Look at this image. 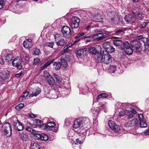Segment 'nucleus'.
Returning <instances> with one entry per match:
<instances>
[{"label":"nucleus","mask_w":149,"mask_h":149,"mask_svg":"<svg viewBox=\"0 0 149 149\" xmlns=\"http://www.w3.org/2000/svg\"><path fill=\"white\" fill-rule=\"evenodd\" d=\"M10 77V72L8 70L4 71L0 73V81L3 82L8 79Z\"/></svg>","instance_id":"10"},{"label":"nucleus","mask_w":149,"mask_h":149,"mask_svg":"<svg viewBox=\"0 0 149 149\" xmlns=\"http://www.w3.org/2000/svg\"><path fill=\"white\" fill-rule=\"evenodd\" d=\"M102 18L100 15H97L96 17V20L97 22H101L102 21Z\"/></svg>","instance_id":"56"},{"label":"nucleus","mask_w":149,"mask_h":149,"mask_svg":"<svg viewBox=\"0 0 149 149\" xmlns=\"http://www.w3.org/2000/svg\"><path fill=\"white\" fill-rule=\"evenodd\" d=\"M92 37L94 39L99 40L105 38L106 36L102 33H97L93 35Z\"/></svg>","instance_id":"22"},{"label":"nucleus","mask_w":149,"mask_h":149,"mask_svg":"<svg viewBox=\"0 0 149 149\" xmlns=\"http://www.w3.org/2000/svg\"><path fill=\"white\" fill-rule=\"evenodd\" d=\"M15 129H17L18 131L22 130L24 129L23 126L22 124L18 120L15 122L13 124Z\"/></svg>","instance_id":"20"},{"label":"nucleus","mask_w":149,"mask_h":149,"mask_svg":"<svg viewBox=\"0 0 149 149\" xmlns=\"http://www.w3.org/2000/svg\"><path fill=\"white\" fill-rule=\"evenodd\" d=\"M123 32L122 29H120L119 30L116 31L114 33L115 34L117 35H120Z\"/></svg>","instance_id":"53"},{"label":"nucleus","mask_w":149,"mask_h":149,"mask_svg":"<svg viewBox=\"0 0 149 149\" xmlns=\"http://www.w3.org/2000/svg\"><path fill=\"white\" fill-rule=\"evenodd\" d=\"M148 23L146 22H142L141 24V28H144L148 24Z\"/></svg>","instance_id":"49"},{"label":"nucleus","mask_w":149,"mask_h":149,"mask_svg":"<svg viewBox=\"0 0 149 149\" xmlns=\"http://www.w3.org/2000/svg\"><path fill=\"white\" fill-rule=\"evenodd\" d=\"M125 19L126 22L129 23L134 25L135 24V21L133 20L132 16L129 15H127L125 16Z\"/></svg>","instance_id":"23"},{"label":"nucleus","mask_w":149,"mask_h":149,"mask_svg":"<svg viewBox=\"0 0 149 149\" xmlns=\"http://www.w3.org/2000/svg\"><path fill=\"white\" fill-rule=\"evenodd\" d=\"M54 45V43L53 42H47L46 44V46L49 47L51 48H52Z\"/></svg>","instance_id":"50"},{"label":"nucleus","mask_w":149,"mask_h":149,"mask_svg":"<svg viewBox=\"0 0 149 149\" xmlns=\"http://www.w3.org/2000/svg\"><path fill=\"white\" fill-rule=\"evenodd\" d=\"M61 62V65H63L64 67H66L67 65V61L64 58H61L60 60Z\"/></svg>","instance_id":"36"},{"label":"nucleus","mask_w":149,"mask_h":149,"mask_svg":"<svg viewBox=\"0 0 149 149\" xmlns=\"http://www.w3.org/2000/svg\"><path fill=\"white\" fill-rule=\"evenodd\" d=\"M40 59L38 58H34L33 61V64L36 65L40 61Z\"/></svg>","instance_id":"54"},{"label":"nucleus","mask_w":149,"mask_h":149,"mask_svg":"<svg viewBox=\"0 0 149 149\" xmlns=\"http://www.w3.org/2000/svg\"><path fill=\"white\" fill-rule=\"evenodd\" d=\"M91 111L93 114L97 115L99 112V108L98 107L93 108L91 109Z\"/></svg>","instance_id":"41"},{"label":"nucleus","mask_w":149,"mask_h":149,"mask_svg":"<svg viewBox=\"0 0 149 149\" xmlns=\"http://www.w3.org/2000/svg\"><path fill=\"white\" fill-rule=\"evenodd\" d=\"M141 40H140L136 39V38L135 40H134L133 42V45H132L133 47L135 48V49H134L135 50V52L138 54L140 53L141 52V49L140 48V45L142 44V43H139V42Z\"/></svg>","instance_id":"13"},{"label":"nucleus","mask_w":149,"mask_h":149,"mask_svg":"<svg viewBox=\"0 0 149 149\" xmlns=\"http://www.w3.org/2000/svg\"><path fill=\"white\" fill-rule=\"evenodd\" d=\"M139 119V125L141 127H146L147 126V124L145 122V120L144 119L143 115L142 114H138Z\"/></svg>","instance_id":"19"},{"label":"nucleus","mask_w":149,"mask_h":149,"mask_svg":"<svg viewBox=\"0 0 149 149\" xmlns=\"http://www.w3.org/2000/svg\"><path fill=\"white\" fill-rule=\"evenodd\" d=\"M106 12L107 15L111 17V19L112 22L115 24L118 23L119 20V16L117 13L110 9L107 10Z\"/></svg>","instance_id":"3"},{"label":"nucleus","mask_w":149,"mask_h":149,"mask_svg":"<svg viewBox=\"0 0 149 149\" xmlns=\"http://www.w3.org/2000/svg\"><path fill=\"white\" fill-rule=\"evenodd\" d=\"M85 34L84 33H79L75 37V38H79L81 36H83Z\"/></svg>","instance_id":"55"},{"label":"nucleus","mask_w":149,"mask_h":149,"mask_svg":"<svg viewBox=\"0 0 149 149\" xmlns=\"http://www.w3.org/2000/svg\"><path fill=\"white\" fill-rule=\"evenodd\" d=\"M72 121L69 119L66 118L65 120V124L67 126H70L71 124Z\"/></svg>","instance_id":"48"},{"label":"nucleus","mask_w":149,"mask_h":149,"mask_svg":"<svg viewBox=\"0 0 149 149\" xmlns=\"http://www.w3.org/2000/svg\"><path fill=\"white\" fill-rule=\"evenodd\" d=\"M113 42V44L119 49H122L123 48L125 41L123 42L121 40H114Z\"/></svg>","instance_id":"18"},{"label":"nucleus","mask_w":149,"mask_h":149,"mask_svg":"<svg viewBox=\"0 0 149 149\" xmlns=\"http://www.w3.org/2000/svg\"><path fill=\"white\" fill-rule=\"evenodd\" d=\"M108 125L111 129L116 132L119 131L120 128L119 126L112 120H110L108 122Z\"/></svg>","instance_id":"16"},{"label":"nucleus","mask_w":149,"mask_h":149,"mask_svg":"<svg viewBox=\"0 0 149 149\" xmlns=\"http://www.w3.org/2000/svg\"><path fill=\"white\" fill-rule=\"evenodd\" d=\"M24 59L27 61H28L30 59V58L29 55H26L24 57Z\"/></svg>","instance_id":"59"},{"label":"nucleus","mask_w":149,"mask_h":149,"mask_svg":"<svg viewBox=\"0 0 149 149\" xmlns=\"http://www.w3.org/2000/svg\"><path fill=\"white\" fill-rule=\"evenodd\" d=\"M118 105L120 106V107H119V108H123V109H126V110L129 106V104L125 103H120L116 104V106H118Z\"/></svg>","instance_id":"32"},{"label":"nucleus","mask_w":149,"mask_h":149,"mask_svg":"<svg viewBox=\"0 0 149 149\" xmlns=\"http://www.w3.org/2000/svg\"><path fill=\"white\" fill-rule=\"evenodd\" d=\"M34 54L36 55H39L40 54V50L39 49H36L34 51Z\"/></svg>","instance_id":"51"},{"label":"nucleus","mask_w":149,"mask_h":149,"mask_svg":"<svg viewBox=\"0 0 149 149\" xmlns=\"http://www.w3.org/2000/svg\"><path fill=\"white\" fill-rule=\"evenodd\" d=\"M29 117L31 118H35L36 117V116L34 114H31L30 115Z\"/></svg>","instance_id":"64"},{"label":"nucleus","mask_w":149,"mask_h":149,"mask_svg":"<svg viewBox=\"0 0 149 149\" xmlns=\"http://www.w3.org/2000/svg\"><path fill=\"white\" fill-rule=\"evenodd\" d=\"M135 17L139 20H141L143 19V16L142 13H139L134 15Z\"/></svg>","instance_id":"38"},{"label":"nucleus","mask_w":149,"mask_h":149,"mask_svg":"<svg viewBox=\"0 0 149 149\" xmlns=\"http://www.w3.org/2000/svg\"><path fill=\"white\" fill-rule=\"evenodd\" d=\"M84 51H85V49H79L77 51L76 55L77 57L79 58L84 54Z\"/></svg>","instance_id":"33"},{"label":"nucleus","mask_w":149,"mask_h":149,"mask_svg":"<svg viewBox=\"0 0 149 149\" xmlns=\"http://www.w3.org/2000/svg\"><path fill=\"white\" fill-rule=\"evenodd\" d=\"M65 41L62 38L56 42V45L58 46H63L65 44Z\"/></svg>","instance_id":"37"},{"label":"nucleus","mask_w":149,"mask_h":149,"mask_svg":"<svg viewBox=\"0 0 149 149\" xmlns=\"http://www.w3.org/2000/svg\"><path fill=\"white\" fill-rule=\"evenodd\" d=\"M12 130L11 126L9 123H6L2 126V130L3 131L4 134H7L10 132L11 134Z\"/></svg>","instance_id":"15"},{"label":"nucleus","mask_w":149,"mask_h":149,"mask_svg":"<svg viewBox=\"0 0 149 149\" xmlns=\"http://www.w3.org/2000/svg\"><path fill=\"white\" fill-rule=\"evenodd\" d=\"M32 128L29 127H27L26 128V130L28 131L31 132Z\"/></svg>","instance_id":"61"},{"label":"nucleus","mask_w":149,"mask_h":149,"mask_svg":"<svg viewBox=\"0 0 149 149\" xmlns=\"http://www.w3.org/2000/svg\"><path fill=\"white\" fill-rule=\"evenodd\" d=\"M122 49L124 50L125 53L127 55H131L133 53V49L130 46L129 43L127 41H125V45Z\"/></svg>","instance_id":"9"},{"label":"nucleus","mask_w":149,"mask_h":149,"mask_svg":"<svg viewBox=\"0 0 149 149\" xmlns=\"http://www.w3.org/2000/svg\"><path fill=\"white\" fill-rule=\"evenodd\" d=\"M54 61V59H52L50 61H47L46 63H45L42 67L40 68L41 70H42L46 68L49 65L52 63H53Z\"/></svg>","instance_id":"27"},{"label":"nucleus","mask_w":149,"mask_h":149,"mask_svg":"<svg viewBox=\"0 0 149 149\" xmlns=\"http://www.w3.org/2000/svg\"><path fill=\"white\" fill-rule=\"evenodd\" d=\"M116 67L114 65H111L110 66L109 69V72L110 73L114 72L116 70Z\"/></svg>","instance_id":"44"},{"label":"nucleus","mask_w":149,"mask_h":149,"mask_svg":"<svg viewBox=\"0 0 149 149\" xmlns=\"http://www.w3.org/2000/svg\"><path fill=\"white\" fill-rule=\"evenodd\" d=\"M24 106V104L21 103L16 106L15 108L17 109L20 110Z\"/></svg>","instance_id":"46"},{"label":"nucleus","mask_w":149,"mask_h":149,"mask_svg":"<svg viewBox=\"0 0 149 149\" xmlns=\"http://www.w3.org/2000/svg\"><path fill=\"white\" fill-rule=\"evenodd\" d=\"M31 132L33 134H35L34 137L35 138L36 137V136H35L37 134H37V132L35 130L32 129Z\"/></svg>","instance_id":"57"},{"label":"nucleus","mask_w":149,"mask_h":149,"mask_svg":"<svg viewBox=\"0 0 149 149\" xmlns=\"http://www.w3.org/2000/svg\"><path fill=\"white\" fill-rule=\"evenodd\" d=\"M144 134L145 135H149V126L148 128L144 132Z\"/></svg>","instance_id":"58"},{"label":"nucleus","mask_w":149,"mask_h":149,"mask_svg":"<svg viewBox=\"0 0 149 149\" xmlns=\"http://www.w3.org/2000/svg\"><path fill=\"white\" fill-rule=\"evenodd\" d=\"M22 74V73L21 72L15 75V77H18L20 76Z\"/></svg>","instance_id":"62"},{"label":"nucleus","mask_w":149,"mask_h":149,"mask_svg":"<svg viewBox=\"0 0 149 149\" xmlns=\"http://www.w3.org/2000/svg\"><path fill=\"white\" fill-rule=\"evenodd\" d=\"M80 19L77 17H72L70 23L71 27L74 29H77L79 26Z\"/></svg>","instance_id":"7"},{"label":"nucleus","mask_w":149,"mask_h":149,"mask_svg":"<svg viewBox=\"0 0 149 149\" xmlns=\"http://www.w3.org/2000/svg\"><path fill=\"white\" fill-rule=\"evenodd\" d=\"M57 79H56V81L59 83H60L61 82L62 79L60 77Z\"/></svg>","instance_id":"63"},{"label":"nucleus","mask_w":149,"mask_h":149,"mask_svg":"<svg viewBox=\"0 0 149 149\" xmlns=\"http://www.w3.org/2000/svg\"><path fill=\"white\" fill-rule=\"evenodd\" d=\"M44 77L46 79L48 84L51 85H54L55 82L53 77L47 72H44Z\"/></svg>","instance_id":"8"},{"label":"nucleus","mask_w":149,"mask_h":149,"mask_svg":"<svg viewBox=\"0 0 149 149\" xmlns=\"http://www.w3.org/2000/svg\"><path fill=\"white\" fill-rule=\"evenodd\" d=\"M115 50V48L112 46L110 45L107 50H105L108 52L112 53L113 52H114Z\"/></svg>","instance_id":"43"},{"label":"nucleus","mask_w":149,"mask_h":149,"mask_svg":"<svg viewBox=\"0 0 149 149\" xmlns=\"http://www.w3.org/2000/svg\"><path fill=\"white\" fill-rule=\"evenodd\" d=\"M19 136L20 139L23 141H27L28 139V135L24 132H19Z\"/></svg>","instance_id":"26"},{"label":"nucleus","mask_w":149,"mask_h":149,"mask_svg":"<svg viewBox=\"0 0 149 149\" xmlns=\"http://www.w3.org/2000/svg\"><path fill=\"white\" fill-rule=\"evenodd\" d=\"M12 64L13 66H15L19 69H21L22 67L21 58L17 57L15 58L12 61Z\"/></svg>","instance_id":"12"},{"label":"nucleus","mask_w":149,"mask_h":149,"mask_svg":"<svg viewBox=\"0 0 149 149\" xmlns=\"http://www.w3.org/2000/svg\"><path fill=\"white\" fill-rule=\"evenodd\" d=\"M139 125V122L137 118L131 119L125 124V127L130 129L136 127Z\"/></svg>","instance_id":"6"},{"label":"nucleus","mask_w":149,"mask_h":149,"mask_svg":"<svg viewBox=\"0 0 149 149\" xmlns=\"http://www.w3.org/2000/svg\"><path fill=\"white\" fill-rule=\"evenodd\" d=\"M129 112H130V113H126V115H127V118L128 119H130L134 116V114H135L136 113V112L133 109H132L131 110H128Z\"/></svg>","instance_id":"25"},{"label":"nucleus","mask_w":149,"mask_h":149,"mask_svg":"<svg viewBox=\"0 0 149 149\" xmlns=\"http://www.w3.org/2000/svg\"><path fill=\"white\" fill-rule=\"evenodd\" d=\"M6 3V0H0V9L3 8Z\"/></svg>","instance_id":"47"},{"label":"nucleus","mask_w":149,"mask_h":149,"mask_svg":"<svg viewBox=\"0 0 149 149\" xmlns=\"http://www.w3.org/2000/svg\"><path fill=\"white\" fill-rule=\"evenodd\" d=\"M67 52V50H63L59 54V56Z\"/></svg>","instance_id":"60"},{"label":"nucleus","mask_w":149,"mask_h":149,"mask_svg":"<svg viewBox=\"0 0 149 149\" xmlns=\"http://www.w3.org/2000/svg\"><path fill=\"white\" fill-rule=\"evenodd\" d=\"M112 57L111 56L107 54L102 55L101 54H99L96 58V61L98 63L103 62L104 64H108L112 61Z\"/></svg>","instance_id":"1"},{"label":"nucleus","mask_w":149,"mask_h":149,"mask_svg":"<svg viewBox=\"0 0 149 149\" xmlns=\"http://www.w3.org/2000/svg\"><path fill=\"white\" fill-rule=\"evenodd\" d=\"M130 113V112H129L128 110L125 109L123 111H121L119 112V115L120 117H122L125 114L126 115V113Z\"/></svg>","instance_id":"40"},{"label":"nucleus","mask_w":149,"mask_h":149,"mask_svg":"<svg viewBox=\"0 0 149 149\" xmlns=\"http://www.w3.org/2000/svg\"><path fill=\"white\" fill-rule=\"evenodd\" d=\"M42 122V121L38 119H36L34 120V123H36L37 125H40Z\"/></svg>","instance_id":"52"},{"label":"nucleus","mask_w":149,"mask_h":149,"mask_svg":"<svg viewBox=\"0 0 149 149\" xmlns=\"http://www.w3.org/2000/svg\"><path fill=\"white\" fill-rule=\"evenodd\" d=\"M71 142L72 144L79 145L82 144L83 143V141L82 140H79V139H76L75 141L74 139H71Z\"/></svg>","instance_id":"29"},{"label":"nucleus","mask_w":149,"mask_h":149,"mask_svg":"<svg viewBox=\"0 0 149 149\" xmlns=\"http://www.w3.org/2000/svg\"><path fill=\"white\" fill-rule=\"evenodd\" d=\"M141 11V9H140L138 8H133L132 10V12L134 15L139 13V12Z\"/></svg>","instance_id":"42"},{"label":"nucleus","mask_w":149,"mask_h":149,"mask_svg":"<svg viewBox=\"0 0 149 149\" xmlns=\"http://www.w3.org/2000/svg\"><path fill=\"white\" fill-rule=\"evenodd\" d=\"M108 96L107 94L105 93H103L100 94L97 97V100L100 99L101 98H106Z\"/></svg>","instance_id":"35"},{"label":"nucleus","mask_w":149,"mask_h":149,"mask_svg":"<svg viewBox=\"0 0 149 149\" xmlns=\"http://www.w3.org/2000/svg\"><path fill=\"white\" fill-rule=\"evenodd\" d=\"M29 92L27 91H25L23 93L22 95L19 98V100L21 101L25 99L26 97L28 95Z\"/></svg>","instance_id":"30"},{"label":"nucleus","mask_w":149,"mask_h":149,"mask_svg":"<svg viewBox=\"0 0 149 149\" xmlns=\"http://www.w3.org/2000/svg\"><path fill=\"white\" fill-rule=\"evenodd\" d=\"M54 37L55 41H56V42L59 40H60V39H62V36L59 34H56L55 35H54Z\"/></svg>","instance_id":"45"},{"label":"nucleus","mask_w":149,"mask_h":149,"mask_svg":"<svg viewBox=\"0 0 149 149\" xmlns=\"http://www.w3.org/2000/svg\"><path fill=\"white\" fill-rule=\"evenodd\" d=\"M61 31L63 34H66L70 38L71 36V32L70 28L67 26H63L61 29Z\"/></svg>","instance_id":"17"},{"label":"nucleus","mask_w":149,"mask_h":149,"mask_svg":"<svg viewBox=\"0 0 149 149\" xmlns=\"http://www.w3.org/2000/svg\"><path fill=\"white\" fill-rule=\"evenodd\" d=\"M32 91V93L29 95L30 97H32L33 96H36L40 92V89L39 88H35L33 89L32 88L31 91Z\"/></svg>","instance_id":"21"},{"label":"nucleus","mask_w":149,"mask_h":149,"mask_svg":"<svg viewBox=\"0 0 149 149\" xmlns=\"http://www.w3.org/2000/svg\"><path fill=\"white\" fill-rule=\"evenodd\" d=\"M36 139H40L41 140L46 141L49 139V140L51 141L53 140L54 139V137L52 136V138H49L48 136L44 133H42L41 134H38L36 135Z\"/></svg>","instance_id":"14"},{"label":"nucleus","mask_w":149,"mask_h":149,"mask_svg":"<svg viewBox=\"0 0 149 149\" xmlns=\"http://www.w3.org/2000/svg\"><path fill=\"white\" fill-rule=\"evenodd\" d=\"M23 46L26 48L31 47L32 46V43L31 39H28L25 40L23 42Z\"/></svg>","instance_id":"24"},{"label":"nucleus","mask_w":149,"mask_h":149,"mask_svg":"<svg viewBox=\"0 0 149 149\" xmlns=\"http://www.w3.org/2000/svg\"><path fill=\"white\" fill-rule=\"evenodd\" d=\"M5 57L6 60L9 61L12 60L13 56L11 54L7 53L5 54Z\"/></svg>","instance_id":"34"},{"label":"nucleus","mask_w":149,"mask_h":149,"mask_svg":"<svg viewBox=\"0 0 149 149\" xmlns=\"http://www.w3.org/2000/svg\"><path fill=\"white\" fill-rule=\"evenodd\" d=\"M42 127L47 130H51L54 132H56L58 128V126L52 122L48 123L47 124L43 125Z\"/></svg>","instance_id":"5"},{"label":"nucleus","mask_w":149,"mask_h":149,"mask_svg":"<svg viewBox=\"0 0 149 149\" xmlns=\"http://www.w3.org/2000/svg\"><path fill=\"white\" fill-rule=\"evenodd\" d=\"M89 122V119L88 118H84L77 119L74 121L73 127L75 129H77L80 126L86 127L87 124Z\"/></svg>","instance_id":"2"},{"label":"nucleus","mask_w":149,"mask_h":149,"mask_svg":"<svg viewBox=\"0 0 149 149\" xmlns=\"http://www.w3.org/2000/svg\"><path fill=\"white\" fill-rule=\"evenodd\" d=\"M136 39L140 40H141L139 43H143L145 45V51L147 52L149 50L148 48L149 47V35L147 38L143 37L141 35H140L136 37Z\"/></svg>","instance_id":"4"},{"label":"nucleus","mask_w":149,"mask_h":149,"mask_svg":"<svg viewBox=\"0 0 149 149\" xmlns=\"http://www.w3.org/2000/svg\"><path fill=\"white\" fill-rule=\"evenodd\" d=\"M39 144L37 142L33 141L31 142V149H40Z\"/></svg>","instance_id":"28"},{"label":"nucleus","mask_w":149,"mask_h":149,"mask_svg":"<svg viewBox=\"0 0 149 149\" xmlns=\"http://www.w3.org/2000/svg\"><path fill=\"white\" fill-rule=\"evenodd\" d=\"M110 45V43L109 42H104L102 46L105 49L107 50L109 48Z\"/></svg>","instance_id":"39"},{"label":"nucleus","mask_w":149,"mask_h":149,"mask_svg":"<svg viewBox=\"0 0 149 149\" xmlns=\"http://www.w3.org/2000/svg\"><path fill=\"white\" fill-rule=\"evenodd\" d=\"M89 52L92 54L96 55L97 54V56L99 54H100V52L101 51V47L99 45H97L95 47H90L88 49Z\"/></svg>","instance_id":"11"},{"label":"nucleus","mask_w":149,"mask_h":149,"mask_svg":"<svg viewBox=\"0 0 149 149\" xmlns=\"http://www.w3.org/2000/svg\"><path fill=\"white\" fill-rule=\"evenodd\" d=\"M53 68L56 70H58L60 68L61 64L60 62H55L53 65Z\"/></svg>","instance_id":"31"}]
</instances>
